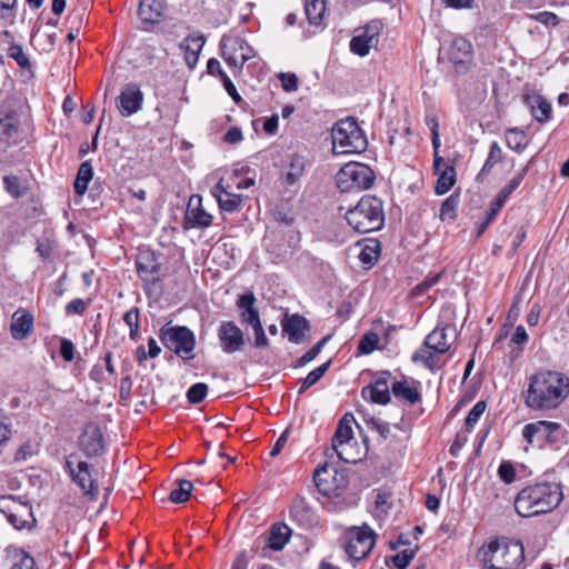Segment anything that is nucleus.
Returning a JSON list of instances; mask_svg holds the SVG:
<instances>
[{"label":"nucleus","instance_id":"c756f323","mask_svg":"<svg viewBox=\"0 0 569 569\" xmlns=\"http://www.w3.org/2000/svg\"><path fill=\"white\" fill-rule=\"evenodd\" d=\"M306 159L297 152L291 153L288 159V166L282 172L283 182L287 186L296 184L305 173Z\"/></svg>","mask_w":569,"mask_h":569},{"label":"nucleus","instance_id":"4c0bfd02","mask_svg":"<svg viewBox=\"0 0 569 569\" xmlns=\"http://www.w3.org/2000/svg\"><path fill=\"white\" fill-rule=\"evenodd\" d=\"M380 254V243L378 240L369 239L365 246L361 248L358 258L359 260L368 267L375 264Z\"/></svg>","mask_w":569,"mask_h":569},{"label":"nucleus","instance_id":"864d4df0","mask_svg":"<svg viewBox=\"0 0 569 569\" xmlns=\"http://www.w3.org/2000/svg\"><path fill=\"white\" fill-rule=\"evenodd\" d=\"M486 407L487 405L485 401H478L469 411L466 418V427L469 431H471L473 427L477 425L480 417L483 415Z\"/></svg>","mask_w":569,"mask_h":569},{"label":"nucleus","instance_id":"338daca9","mask_svg":"<svg viewBox=\"0 0 569 569\" xmlns=\"http://www.w3.org/2000/svg\"><path fill=\"white\" fill-rule=\"evenodd\" d=\"M17 0H0V19L14 17Z\"/></svg>","mask_w":569,"mask_h":569},{"label":"nucleus","instance_id":"69168bd1","mask_svg":"<svg viewBox=\"0 0 569 569\" xmlns=\"http://www.w3.org/2000/svg\"><path fill=\"white\" fill-rule=\"evenodd\" d=\"M499 477L506 483H511L516 478V471L511 463L502 462L498 469Z\"/></svg>","mask_w":569,"mask_h":569},{"label":"nucleus","instance_id":"393cba45","mask_svg":"<svg viewBox=\"0 0 569 569\" xmlns=\"http://www.w3.org/2000/svg\"><path fill=\"white\" fill-rule=\"evenodd\" d=\"M282 329L283 332L288 335L290 342L299 345L303 341L306 332L310 329V325L305 317L292 315L282 321Z\"/></svg>","mask_w":569,"mask_h":569},{"label":"nucleus","instance_id":"bb28decb","mask_svg":"<svg viewBox=\"0 0 569 569\" xmlns=\"http://www.w3.org/2000/svg\"><path fill=\"white\" fill-rule=\"evenodd\" d=\"M212 196L217 199L219 208L222 211L234 212L237 211L242 201L240 194L230 192L220 180L211 190Z\"/></svg>","mask_w":569,"mask_h":569},{"label":"nucleus","instance_id":"412c9836","mask_svg":"<svg viewBox=\"0 0 569 569\" xmlns=\"http://www.w3.org/2000/svg\"><path fill=\"white\" fill-rule=\"evenodd\" d=\"M290 518L303 529H310L317 523V517L305 498L296 497L289 509Z\"/></svg>","mask_w":569,"mask_h":569},{"label":"nucleus","instance_id":"f257e3e1","mask_svg":"<svg viewBox=\"0 0 569 569\" xmlns=\"http://www.w3.org/2000/svg\"><path fill=\"white\" fill-rule=\"evenodd\" d=\"M569 396V378L558 371H540L531 376L525 396L526 405L535 410L557 408Z\"/></svg>","mask_w":569,"mask_h":569},{"label":"nucleus","instance_id":"e2e57ef3","mask_svg":"<svg viewBox=\"0 0 569 569\" xmlns=\"http://www.w3.org/2000/svg\"><path fill=\"white\" fill-rule=\"evenodd\" d=\"M12 433V426L8 415L0 417V445L7 442Z\"/></svg>","mask_w":569,"mask_h":569},{"label":"nucleus","instance_id":"0e129e2a","mask_svg":"<svg viewBox=\"0 0 569 569\" xmlns=\"http://www.w3.org/2000/svg\"><path fill=\"white\" fill-rule=\"evenodd\" d=\"M535 20L547 26V27L548 26L556 27L560 22V19L558 18V16L556 13L549 12V11L538 12L537 14H535Z\"/></svg>","mask_w":569,"mask_h":569},{"label":"nucleus","instance_id":"39448f33","mask_svg":"<svg viewBox=\"0 0 569 569\" xmlns=\"http://www.w3.org/2000/svg\"><path fill=\"white\" fill-rule=\"evenodd\" d=\"M332 151L336 154L360 153L368 141L355 118L338 121L331 130Z\"/></svg>","mask_w":569,"mask_h":569},{"label":"nucleus","instance_id":"9d476101","mask_svg":"<svg viewBox=\"0 0 569 569\" xmlns=\"http://www.w3.org/2000/svg\"><path fill=\"white\" fill-rule=\"evenodd\" d=\"M375 543V532L369 526L363 525L349 530L345 549L351 559L361 560L369 555Z\"/></svg>","mask_w":569,"mask_h":569},{"label":"nucleus","instance_id":"ddd939ff","mask_svg":"<svg viewBox=\"0 0 569 569\" xmlns=\"http://www.w3.org/2000/svg\"><path fill=\"white\" fill-rule=\"evenodd\" d=\"M218 339L224 353L242 350L246 339L243 331L233 321H222L218 329Z\"/></svg>","mask_w":569,"mask_h":569},{"label":"nucleus","instance_id":"9b49d317","mask_svg":"<svg viewBox=\"0 0 569 569\" xmlns=\"http://www.w3.org/2000/svg\"><path fill=\"white\" fill-rule=\"evenodd\" d=\"M350 420L345 416L335 431L332 437V450L339 459L347 463H356L359 458L353 453V431Z\"/></svg>","mask_w":569,"mask_h":569},{"label":"nucleus","instance_id":"052dcab7","mask_svg":"<svg viewBox=\"0 0 569 569\" xmlns=\"http://www.w3.org/2000/svg\"><path fill=\"white\" fill-rule=\"evenodd\" d=\"M413 550H402L392 557V562L398 569H406L413 559Z\"/></svg>","mask_w":569,"mask_h":569},{"label":"nucleus","instance_id":"f8f14e48","mask_svg":"<svg viewBox=\"0 0 569 569\" xmlns=\"http://www.w3.org/2000/svg\"><path fill=\"white\" fill-rule=\"evenodd\" d=\"M448 58L457 73H466L473 64V48L469 40L455 38L448 49Z\"/></svg>","mask_w":569,"mask_h":569},{"label":"nucleus","instance_id":"a18cd8bd","mask_svg":"<svg viewBox=\"0 0 569 569\" xmlns=\"http://www.w3.org/2000/svg\"><path fill=\"white\" fill-rule=\"evenodd\" d=\"M503 207V203L498 200L493 199L490 203L489 210L486 213V217L483 221L479 224L477 236H481L486 229L490 226V223L495 220L500 209Z\"/></svg>","mask_w":569,"mask_h":569},{"label":"nucleus","instance_id":"3c124183","mask_svg":"<svg viewBox=\"0 0 569 569\" xmlns=\"http://www.w3.org/2000/svg\"><path fill=\"white\" fill-rule=\"evenodd\" d=\"M8 57L16 60L18 66L22 69H30L31 63L28 56L23 52V49L19 44H11L8 49Z\"/></svg>","mask_w":569,"mask_h":569},{"label":"nucleus","instance_id":"b1692460","mask_svg":"<svg viewBox=\"0 0 569 569\" xmlns=\"http://www.w3.org/2000/svg\"><path fill=\"white\" fill-rule=\"evenodd\" d=\"M560 425L549 421H537L527 423L523 427L522 436L528 445H532L537 438L540 441L549 440L553 431L558 430Z\"/></svg>","mask_w":569,"mask_h":569},{"label":"nucleus","instance_id":"8fccbe9b","mask_svg":"<svg viewBox=\"0 0 569 569\" xmlns=\"http://www.w3.org/2000/svg\"><path fill=\"white\" fill-rule=\"evenodd\" d=\"M208 386L203 382L192 385L187 391V399L190 403L197 405L204 400Z\"/></svg>","mask_w":569,"mask_h":569},{"label":"nucleus","instance_id":"c85d7f7f","mask_svg":"<svg viewBox=\"0 0 569 569\" xmlns=\"http://www.w3.org/2000/svg\"><path fill=\"white\" fill-rule=\"evenodd\" d=\"M256 297L252 292L241 295L237 307L241 310L240 321L243 325L254 326L261 322L259 311L254 308Z\"/></svg>","mask_w":569,"mask_h":569},{"label":"nucleus","instance_id":"bf43d9fd","mask_svg":"<svg viewBox=\"0 0 569 569\" xmlns=\"http://www.w3.org/2000/svg\"><path fill=\"white\" fill-rule=\"evenodd\" d=\"M279 79L281 81L282 89L287 92H295L299 87V79L296 73H280Z\"/></svg>","mask_w":569,"mask_h":569},{"label":"nucleus","instance_id":"79ce46f5","mask_svg":"<svg viewBox=\"0 0 569 569\" xmlns=\"http://www.w3.org/2000/svg\"><path fill=\"white\" fill-rule=\"evenodd\" d=\"M330 367V361L322 363L321 366L311 370L307 377L302 380L301 387L298 391L299 395H302L307 389L316 385L328 371Z\"/></svg>","mask_w":569,"mask_h":569},{"label":"nucleus","instance_id":"423d86ee","mask_svg":"<svg viewBox=\"0 0 569 569\" xmlns=\"http://www.w3.org/2000/svg\"><path fill=\"white\" fill-rule=\"evenodd\" d=\"M373 181L375 173L371 168L360 162H349L336 174L337 187L342 192L369 189Z\"/></svg>","mask_w":569,"mask_h":569},{"label":"nucleus","instance_id":"603ef678","mask_svg":"<svg viewBox=\"0 0 569 569\" xmlns=\"http://www.w3.org/2000/svg\"><path fill=\"white\" fill-rule=\"evenodd\" d=\"M328 340L329 337H325L320 341H318L310 350H308L297 360L296 367H303L310 361H312L321 352L323 346Z\"/></svg>","mask_w":569,"mask_h":569},{"label":"nucleus","instance_id":"4be33fe9","mask_svg":"<svg viewBox=\"0 0 569 569\" xmlns=\"http://www.w3.org/2000/svg\"><path fill=\"white\" fill-rule=\"evenodd\" d=\"M337 469L329 463L318 467L313 472V481L318 490L328 497L338 495V486L333 485V481L337 479Z\"/></svg>","mask_w":569,"mask_h":569},{"label":"nucleus","instance_id":"72a5a7b5","mask_svg":"<svg viewBox=\"0 0 569 569\" xmlns=\"http://www.w3.org/2000/svg\"><path fill=\"white\" fill-rule=\"evenodd\" d=\"M327 9V0H306L305 13L310 24L320 26Z\"/></svg>","mask_w":569,"mask_h":569},{"label":"nucleus","instance_id":"ea45409f","mask_svg":"<svg viewBox=\"0 0 569 569\" xmlns=\"http://www.w3.org/2000/svg\"><path fill=\"white\" fill-rule=\"evenodd\" d=\"M17 130L14 112L0 107V138H10Z\"/></svg>","mask_w":569,"mask_h":569},{"label":"nucleus","instance_id":"5fc2aeb1","mask_svg":"<svg viewBox=\"0 0 569 569\" xmlns=\"http://www.w3.org/2000/svg\"><path fill=\"white\" fill-rule=\"evenodd\" d=\"M457 206H458V201L455 197L450 196L449 198H447L442 202L441 208H440V214H439L440 219L441 220L453 219L455 214H456Z\"/></svg>","mask_w":569,"mask_h":569},{"label":"nucleus","instance_id":"13d9d810","mask_svg":"<svg viewBox=\"0 0 569 569\" xmlns=\"http://www.w3.org/2000/svg\"><path fill=\"white\" fill-rule=\"evenodd\" d=\"M368 425L371 430L378 432L383 439H388L391 435L390 425L386 421H382L379 418H371L368 421Z\"/></svg>","mask_w":569,"mask_h":569},{"label":"nucleus","instance_id":"e433bc0d","mask_svg":"<svg viewBox=\"0 0 569 569\" xmlns=\"http://www.w3.org/2000/svg\"><path fill=\"white\" fill-rule=\"evenodd\" d=\"M438 180L435 187L437 194H445L456 182V169L453 166H446L442 171L437 173Z\"/></svg>","mask_w":569,"mask_h":569},{"label":"nucleus","instance_id":"6ab92c4d","mask_svg":"<svg viewBox=\"0 0 569 569\" xmlns=\"http://www.w3.org/2000/svg\"><path fill=\"white\" fill-rule=\"evenodd\" d=\"M522 102L529 109L532 118L539 123H546L550 120L552 108L542 94L536 91H527L522 96Z\"/></svg>","mask_w":569,"mask_h":569},{"label":"nucleus","instance_id":"de8ad7c7","mask_svg":"<svg viewBox=\"0 0 569 569\" xmlns=\"http://www.w3.org/2000/svg\"><path fill=\"white\" fill-rule=\"evenodd\" d=\"M379 342V336L376 332H367L363 335L358 345V351L362 355L371 353Z\"/></svg>","mask_w":569,"mask_h":569},{"label":"nucleus","instance_id":"6e6552de","mask_svg":"<svg viewBox=\"0 0 569 569\" xmlns=\"http://www.w3.org/2000/svg\"><path fill=\"white\" fill-rule=\"evenodd\" d=\"M160 340L163 346L184 360L194 357L196 345L193 332L187 327H163L160 330Z\"/></svg>","mask_w":569,"mask_h":569},{"label":"nucleus","instance_id":"c9c22d12","mask_svg":"<svg viewBox=\"0 0 569 569\" xmlns=\"http://www.w3.org/2000/svg\"><path fill=\"white\" fill-rule=\"evenodd\" d=\"M93 177V168L90 161H84L80 164L76 181H74V192L79 196H83L88 189L89 182Z\"/></svg>","mask_w":569,"mask_h":569},{"label":"nucleus","instance_id":"09e8293b","mask_svg":"<svg viewBox=\"0 0 569 569\" xmlns=\"http://www.w3.org/2000/svg\"><path fill=\"white\" fill-rule=\"evenodd\" d=\"M4 189L14 198H20L26 193L20 179L17 176H6L3 178Z\"/></svg>","mask_w":569,"mask_h":569},{"label":"nucleus","instance_id":"680f3d73","mask_svg":"<svg viewBox=\"0 0 569 569\" xmlns=\"http://www.w3.org/2000/svg\"><path fill=\"white\" fill-rule=\"evenodd\" d=\"M253 335H254V342L253 346L256 348H267L269 346V340L264 333V329L262 327V323H258L252 326Z\"/></svg>","mask_w":569,"mask_h":569},{"label":"nucleus","instance_id":"20e7f679","mask_svg":"<svg viewBox=\"0 0 569 569\" xmlns=\"http://www.w3.org/2000/svg\"><path fill=\"white\" fill-rule=\"evenodd\" d=\"M346 220L359 233L378 231L385 222L383 203L375 196H363L346 212Z\"/></svg>","mask_w":569,"mask_h":569},{"label":"nucleus","instance_id":"58836bf2","mask_svg":"<svg viewBox=\"0 0 569 569\" xmlns=\"http://www.w3.org/2000/svg\"><path fill=\"white\" fill-rule=\"evenodd\" d=\"M439 353H436L432 349L426 347L419 348L413 352L411 360L413 362H421L426 368L433 370L439 367Z\"/></svg>","mask_w":569,"mask_h":569},{"label":"nucleus","instance_id":"2eb2a0df","mask_svg":"<svg viewBox=\"0 0 569 569\" xmlns=\"http://www.w3.org/2000/svg\"><path fill=\"white\" fill-rule=\"evenodd\" d=\"M381 30V23L379 21H372L365 28L359 30L350 41V50L360 57H365L369 53L370 48L378 43V37Z\"/></svg>","mask_w":569,"mask_h":569},{"label":"nucleus","instance_id":"a19ab883","mask_svg":"<svg viewBox=\"0 0 569 569\" xmlns=\"http://www.w3.org/2000/svg\"><path fill=\"white\" fill-rule=\"evenodd\" d=\"M178 487L170 492L169 500L173 503H183L188 501L193 490V483L190 480H177Z\"/></svg>","mask_w":569,"mask_h":569},{"label":"nucleus","instance_id":"2f4dec72","mask_svg":"<svg viewBox=\"0 0 569 569\" xmlns=\"http://www.w3.org/2000/svg\"><path fill=\"white\" fill-rule=\"evenodd\" d=\"M229 51H239L241 53V57L238 59H234L232 57H229V59L234 63V70L241 71L243 64L252 59L254 57L253 49L247 43V41L240 37H233L230 39V43L227 46Z\"/></svg>","mask_w":569,"mask_h":569},{"label":"nucleus","instance_id":"a211bd4d","mask_svg":"<svg viewBox=\"0 0 569 569\" xmlns=\"http://www.w3.org/2000/svg\"><path fill=\"white\" fill-rule=\"evenodd\" d=\"M143 102V93L136 83H128L118 97V110L122 117H130L138 112Z\"/></svg>","mask_w":569,"mask_h":569},{"label":"nucleus","instance_id":"6e6d98bb","mask_svg":"<svg viewBox=\"0 0 569 569\" xmlns=\"http://www.w3.org/2000/svg\"><path fill=\"white\" fill-rule=\"evenodd\" d=\"M16 558L11 569H37L36 561L30 555L20 551L16 555Z\"/></svg>","mask_w":569,"mask_h":569},{"label":"nucleus","instance_id":"49530a36","mask_svg":"<svg viewBox=\"0 0 569 569\" xmlns=\"http://www.w3.org/2000/svg\"><path fill=\"white\" fill-rule=\"evenodd\" d=\"M525 132L516 128L506 131L507 146L516 151H521L525 148Z\"/></svg>","mask_w":569,"mask_h":569},{"label":"nucleus","instance_id":"4d7b16f0","mask_svg":"<svg viewBox=\"0 0 569 569\" xmlns=\"http://www.w3.org/2000/svg\"><path fill=\"white\" fill-rule=\"evenodd\" d=\"M233 37H229V36H223L221 41H220V49H221V53H222V58L223 60L226 61V63L234 69V63L229 59V57H232L234 59H239L241 57V53L239 51H229V49L227 48V46L230 43V39H232Z\"/></svg>","mask_w":569,"mask_h":569},{"label":"nucleus","instance_id":"aec40b11","mask_svg":"<svg viewBox=\"0 0 569 569\" xmlns=\"http://www.w3.org/2000/svg\"><path fill=\"white\" fill-rule=\"evenodd\" d=\"M456 338V329L452 326L436 327L425 339L423 345L436 353H445L450 349Z\"/></svg>","mask_w":569,"mask_h":569},{"label":"nucleus","instance_id":"f3484780","mask_svg":"<svg viewBox=\"0 0 569 569\" xmlns=\"http://www.w3.org/2000/svg\"><path fill=\"white\" fill-rule=\"evenodd\" d=\"M79 447L89 458L101 456L104 452L103 435L96 423L86 426L79 438Z\"/></svg>","mask_w":569,"mask_h":569},{"label":"nucleus","instance_id":"1a4fd4ad","mask_svg":"<svg viewBox=\"0 0 569 569\" xmlns=\"http://www.w3.org/2000/svg\"><path fill=\"white\" fill-rule=\"evenodd\" d=\"M0 512L6 516L10 525L17 530L30 528L31 522L34 520L31 506L16 499L11 495L0 496Z\"/></svg>","mask_w":569,"mask_h":569},{"label":"nucleus","instance_id":"a878e982","mask_svg":"<svg viewBox=\"0 0 569 569\" xmlns=\"http://www.w3.org/2000/svg\"><path fill=\"white\" fill-rule=\"evenodd\" d=\"M33 331V317L26 310L19 309L12 315L10 332L14 340H24Z\"/></svg>","mask_w":569,"mask_h":569},{"label":"nucleus","instance_id":"0eeeda50","mask_svg":"<svg viewBox=\"0 0 569 569\" xmlns=\"http://www.w3.org/2000/svg\"><path fill=\"white\" fill-rule=\"evenodd\" d=\"M66 469L73 483L78 486L84 496L96 498L99 493L97 480L93 478L92 466L81 460L77 453L66 458Z\"/></svg>","mask_w":569,"mask_h":569},{"label":"nucleus","instance_id":"cd10ccee","mask_svg":"<svg viewBox=\"0 0 569 569\" xmlns=\"http://www.w3.org/2000/svg\"><path fill=\"white\" fill-rule=\"evenodd\" d=\"M166 8L164 0H140L138 16L142 22L157 23L163 17Z\"/></svg>","mask_w":569,"mask_h":569},{"label":"nucleus","instance_id":"774afa93","mask_svg":"<svg viewBox=\"0 0 569 569\" xmlns=\"http://www.w3.org/2000/svg\"><path fill=\"white\" fill-rule=\"evenodd\" d=\"M60 355L68 362L72 361L74 359V346L71 340H69V339L61 340Z\"/></svg>","mask_w":569,"mask_h":569},{"label":"nucleus","instance_id":"4468645a","mask_svg":"<svg viewBox=\"0 0 569 569\" xmlns=\"http://www.w3.org/2000/svg\"><path fill=\"white\" fill-rule=\"evenodd\" d=\"M390 379L391 373L388 371L377 373L375 379L368 386L362 388V398L377 405H387L390 402Z\"/></svg>","mask_w":569,"mask_h":569},{"label":"nucleus","instance_id":"473e14b6","mask_svg":"<svg viewBox=\"0 0 569 569\" xmlns=\"http://www.w3.org/2000/svg\"><path fill=\"white\" fill-rule=\"evenodd\" d=\"M204 44L202 36L188 37L181 43V48L184 50V59L190 68H193L198 61L199 53Z\"/></svg>","mask_w":569,"mask_h":569},{"label":"nucleus","instance_id":"7ed1b4c3","mask_svg":"<svg viewBox=\"0 0 569 569\" xmlns=\"http://www.w3.org/2000/svg\"><path fill=\"white\" fill-rule=\"evenodd\" d=\"M562 500L558 483H536L523 488L515 500V508L521 517H535L553 510Z\"/></svg>","mask_w":569,"mask_h":569},{"label":"nucleus","instance_id":"7c9ffc66","mask_svg":"<svg viewBox=\"0 0 569 569\" xmlns=\"http://www.w3.org/2000/svg\"><path fill=\"white\" fill-rule=\"evenodd\" d=\"M415 383L406 379L396 380L391 383V391L396 398L415 405L421 401V393Z\"/></svg>","mask_w":569,"mask_h":569},{"label":"nucleus","instance_id":"f704fd0d","mask_svg":"<svg viewBox=\"0 0 569 569\" xmlns=\"http://www.w3.org/2000/svg\"><path fill=\"white\" fill-rule=\"evenodd\" d=\"M290 532L291 530L286 525H274L271 528L267 547L274 551L281 550L288 542Z\"/></svg>","mask_w":569,"mask_h":569},{"label":"nucleus","instance_id":"5701e85b","mask_svg":"<svg viewBox=\"0 0 569 569\" xmlns=\"http://www.w3.org/2000/svg\"><path fill=\"white\" fill-rule=\"evenodd\" d=\"M136 264L138 276L146 284H153L159 280L160 267L152 253H140Z\"/></svg>","mask_w":569,"mask_h":569},{"label":"nucleus","instance_id":"c03bdc74","mask_svg":"<svg viewBox=\"0 0 569 569\" xmlns=\"http://www.w3.org/2000/svg\"><path fill=\"white\" fill-rule=\"evenodd\" d=\"M502 160V150L498 142L490 144L488 157L482 166L480 174H488L492 168Z\"/></svg>","mask_w":569,"mask_h":569},{"label":"nucleus","instance_id":"dca6fc26","mask_svg":"<svg viewBox=\"0 0 569 569\" xmlns=\"http://www.w3.org/2000/svg\"><path fill=\"white\" fill-rule=\"evenodd\" d=\"M201 201L202 199L198 194L190 197L183 218V227L186 229H204L212 223V216L203 209Z\"/></svg>","mask_w":569,"mask_h":569},{"label":"nucleus","instance_id":"f03ea898","mask_svg":"<svg viewBox=\"0 0 569 569\" xmlns=\"http://www.w3.org/2000/svg\"><path fill=\"white\" fill-rule=\"evenodd\" d=\"M477 560L483 569H521L525 548L518 540L495 539L478 549Z\"/></svg>","mask_w":569,"mask_h":569},{"label":"nucleus","instance_id":"37998d69","mask_svg":"<svg viewBox=\"0 0 569 569\" xmlns=\"http://www.w3.org/2000/svg\"><path fill=\"white\" fill-rule=\"evenodd\" d=\"M528 171V166L521 169L497 194L496 199L500 200L503 204L511 196V193L520 186Z\"/></svg>","mask_w":569,"mask_h":569}]
</instances>
